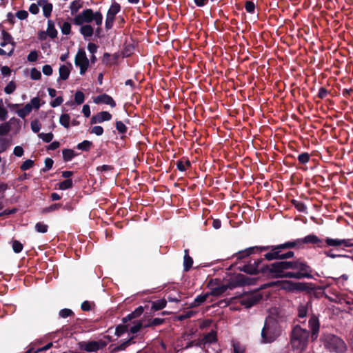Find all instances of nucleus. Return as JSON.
Wrapping results in <instances>:
<instances>
[{
    "label": "nucleus",
    "mask_w": 353,
    "mask_h": 353,
    "mask_svg": "<svg viewBox=\"0 0 353 353\" xmlns=\"http://www.w3.org/2000/svg\"><path fill=\"white\" fill-rule=\"evenodd\" d=\"M282 316L281 311L277 307H272L269 310V315L266 318L264 327L261 331V342L270 343L274 341L281 333V327L279 322Z\"/></svg>",
    "instance_id": "nucleus-1"
},
{
    "label": "nucleus",
    "mask_w": 353,
    "mask_h": 353,
    "mask_svg": "<svg viewBox=\"0 0 353 353\" xmlns=\"http://www.w3.org/2000/svg\"><path fill=\"white\" fill-rule=\"evenodd\" d=\"M103 15L101 12H94L90 8L83 10L77 14L73 19V23L77 26H81L80 33L85 37H90L94 34V28L89 23L94 22L98 27L101 26L103 22Z\"/></svg>",
    "instance_id": "nucleus-2"
},
{
    "label": "nucleus",
    "mask_w": 353,
    "mask_h": 353,
    "mask_svg": "<svg viewBox=\"0 0 353 353\" xmlns=\"http://www.w3.org/2000/svg\"><path fill=\"white\" fill-rule=\"evenodd\" d=\"M309 332L305 329L296 325L292 331L291 344L294 353H302L306 348Z\"/></svg>",
    "instance_id": "nucleus-3"
},
{
    "label": "nucleus",
    "mask_w": 353,
    "mask_h": 353,
    "mask_svg": "<svg viewBox=\"0 0 353 353\" xmlns=\"http://www.w3.org/2000/svg\"><path fill=\"white\" fill-rule=\"evenodd\" d=\"M254 250H257L259 252L264 250H270L269 252L266 253L264 256L265 259L268 261L281 259V252L283 251L281 245H271V246H261V247H252L241 251L238 253V259H242L250 256L252 254Z\"/></svg>",
    "instance_id": "nucleus-4"
},
{
    "label": "nucleus",
    "mask_w": 353,
    "mask_h": 353,
    "mask_svg": "<svg viewBox=\"0 0 353 353\" xmlns=\"http://www.w3.org/2000/svg\"><path fill=\"white\" fill-rule=\"evenodd\" d=\"M286 261L273 263L270 265L265 264V275L272 278H288L295 275L290 274L288 271Z\"/></svg>",
    "instance_id": "nucleus-5"
},
{
    "label": "nucleus",
    "mask_w": 353,
    "mask_h": 353,
    "mask_svg": "<svg viewBox=\"0 0 353 353\" xmlns=\"http://www.w3.org/2000/svg\"><path fill=\"white\" fill-rule=\"evenodd\" d=\"M286 263L288 271L290 272V274L295 275L294 276H288V278L301 279L310 276V268L306 263L299 261H286Z\"/></svg>",
    "instance_id": "nucleus-6"
},
{
    "label": "nucleus",
    "mask_w": 353,
    "mask_h": 353,
    "mask_svg": "<svg viewBox=\"0 0 353 353\" xmlns=\"http://www.w3.org/2000/svg\"><path fill=\"white\" fill-rule=\"evenodd\" d=\"M322 341L325 347L330 352L341 353L346 350L345 342L341 338L335 335H324Z\"/></svg>",
    "instance_id": "nucleus-7"
},
{
    "label": "nucleus",
    "mask_w": 353,
    "mask_h": 353,
    "mask_svg": "<svg viewBox=\"0 0 353 353\" xmlns=\"http://www.w3.org/2000/svg\"><path fill=\"white\" fill-rule=\"evenodd\" d=\"M262 299V294L259 290L243 293L236 300L246 308L251 307L256 304Z\"/></svg>",
    "instance_id": "nucleus-8"
},
{
    "label": "nucleus",
    "mask_w": 353,
    "mask_h": 353,
    "mask_svg": "<svg viewBox=\"0 0 353 353\" xmlns=\"http://www.w3.org/2000/svg\"><path fill=\"white\" fill-rule=\"evenodd\" d=\"M121 11V6L116 1H113L109 8L105 21V28L110 30L113 27L116 15Z\"/></svg>",
    "instance_id": "nucleus-9"
},
{
    "label": "nucleus",
    "mask_w": 353,
    "mask_h": 353,
    "mask_svg": "<svg viewBox=\"0 0 353 353\" xmlns=\"http://www.w3.org/2000/svg\"><path fill=\"white\" fill-rule=\"evenodd\" d=\"M75 65L80 68V74H84L89 67V60L83 49H79L75 56Z\"/></svg>",
    "instance_id": "nucleus-10"
},
{
    "label": "nucleus",
    "mask_w": 353,
    "mask_h": 353,
    "mask_svg": "<svg viewBox=\"0 0 353 353\" xmlns=\"http://www.w3.org/2000/svg\"><path fill=\"white\" fill-rule=\"evenodd\" d=\"M242 270L250 274H263L265 275V264L262 259L257 260L253 263L245 265Z\"/></svg>",
    "instance_id": "nucleus-11"
},
{
    "label": "nucleus",
    "mask_w": 353,
    "mask_h": 353,
    "mask_svg": "<svg viewBox=\"0 0 353 353\" xmlns=\"http://www.w3.org/2000/svg\"><path fill=\"white\" fill-rule=\"evenodd\" d=\"M325 241L326 245L330 247H353V242L352 241V239H339L327 237L325 239Z\"/></svg>",
    "instance_id": "nucleus-12"
},
{
    "label": "nucleus",
    "mask_w": 353,
    "mask_h": 353,
    "mask_svg": "<svg viewBox=\"0 0 353 353\" xmlns=\"http://www.w3.org/2000/svg\"><path fill=\"white\" fill-rule=\"evenodd\" d=\"M1 39L2 41L0 43V46L1 47H6V46H9L8 55L10 56L13 53L14 50V45L12 42V37L5 30H3L1 32Z\"/></svg>",
    "instance_id": "nucleus-13"
},
{
    "label": "nucleus",
    "mask_w": 353,
    "mask_h": 353,
    "mask_svg": "<svg viewBox=\"0 0 353 353\" xmlns=\"http://www.w3.org/2000/svg\"><path fill=\"white\" fill-rule=\"evenodd\" d=\"M106 343L102 341H90L82 345V348L87 352H96L105 346Z\"/></svg>",
    "instance_id": "nucleus-14"
},
{
    "label": "nucleus",
    "mask_w": 353,
    "mask_h": 353,
    "mask_svg": "<svg viewBox=\"0 0 353 353\" xmlns=\"http://www.w3.org/2000/svg\"><path fill=\"white\" fill-rule=\"evenodd\" d=\"M112 119V115L107 111H102L94 115L91 119V124L100 123L104 121H110Z\"/></svg>",
    "instance_id": "nucleus-15"
},
{
    "label": "nucleus",
    "mask_w": 353,
    "mask_h": 353,
    "mask_svg": "<svg viewBox=\"0 0 353 353\" xmlns=\"http://www.w3.org/2000/svg\"><path fill=\"white\" fill-rule=\"evenodd\" d=\"M94 102L97 104L99 103H104L107 105H110L112 108H114L116 106V103L114 101V99L108 94H101L99 96H97L94 99Z\"/></svg>",
    "instance_id": "nucleus-16"
},
{
    "label": "nucleus",
    "mask_w": 353,
    "mask_h": 353,
    "mask_svg": "<svg viewBox=\"0 0 353 353\" xmlns=\"http://www.w3.org/2000/svg\"><path fill=\"white\" fill-rule=\"evenodd\" d=\"M304 244H315L318 247H323V241L315 234H309L303 238Z\"/></svg>",
    "instance_id": "nucleus-17"
},
{
    "label": "nucleus",
    "mask_w": 353,
    "mask_h": 353,
    "mask_svg": "<svg viewBox=\"0 0 353 353\" xmlns=\"http://www.w3.org/2000/svg\"><path fill=\"white\" fill-rule=\"evenodd\" d=\"M72 65L70 64L69 66L65 65H62L59 67V79L60 80H66L68 79L69 75L70 74V68Z\"/></svg>",
    "instance_id": "nucleus-18"
},
{
    "label": "nucleus",
    "mask_w": 353,
    "mask_h": 353,
    "mask_svg": "<svg viewBox=\"0 0 353 353\" xmlns=\"http://www.w3.org/2000/svg\"><path fill=\"white\" fill-rule=\"evenodd\" d=\"M46 34H48L52 39H54L57 36V31L54 27V23L51 20H49L48 21V28L46 30Z\"/></svg>",
    "instance_id": "nucleus-19"
},
{
    "label": "nucleus",
    "mask_w": 353,
    "mask_h": 353,
    "mask_svg": "<svg viewBox=\"0 0 353 353\" xmlns=\"http://www.w3.org/2000/svg\"><path fill=\"white\" fill-rule=\"evenodd\" d=\"M193 260L188 254V250H185V255L183 258V268L185 271H188L192 268Z\"/></svg>",
    "instance_id": "nucleus-20"
},
{
    "label": "nucleus",
    "mask_w": 353,
    "mask_h": 353,
    "mask_svg": "<svg viewBox=\"0 0 353 353\" xmlns=\"http://www.w3.org/2000/svg\"><path fill=\"white\" fill-rule=\"evenodd\" d=\"M232 345L233 347V353H244L245 351V346L241 344V342L232 340Z\"/></svg>",
    "instance_id": "nucleus-21"
},
{
    "label": "nucleus",
    "mask_w": 353,
    "mask_h": 353,
    "mask_svg": "<svg viewBox=\"0 0 353 353\" xmlns=\"http://www.w3.org/2000/svg\"><path fill=\"white\" fill-rule=\"evenodd\" d=\"M83 6L82 3L79 0H74L71 2L70 5V9L72 15L76 14L79 9H81Z\"/></svg>",
    "instance_id": "nucleus-22"
},
{
    "label": "nucleus",
    "mask_w": 353,
    "mask_h": 353,
    "mask_svg": "<svg viewBox=\"0 0 353 353\" xmlns=\"http://www.w3.org/2000/svg\"><path fill=\"white\" fill-rule=\"evenodd\" d=\"M32 110L30 105L27 103L23 108L18 109L17 110V114L19 117L24 119L32 112Z\"/></svg>",
    "instance_id": "nucleus-23"
},
{
    "label": "nucleus",
    "mask_w": 353,
    "mask_h": 353,
    "mask_svg": "<svg viewBox=\"0 0 353 353\" xmlns=\"http://www.w3.org/2000/svg\"><path fill=\"white\" fill-rule=\"evenodd\" d=\"M309 325L313 332V334H315L319 331V319L317 317L314 316H312L309 321Z\"/></svg>",
    "instance_id": "nucleus-24"
},
{
    "label": "nucleus",
    "mask_w": 353,
    "mask_h": 353,
    "mask_svg": "<svg viewBox=\"0 0 353 353\" xmlns=\"http://www.w3.org/2000/svg\"><path fill=\"white\" fill-rule=\"evenodd\" d=\"M283 288L288 290L290 291H294V290H302L301 288V283H292V282H285L284 283Z\"/></svg>",
    "instance_id": "nucleus-25"
},
{
    "label": "nucleus",
    "mask_w": 353,
    "mask_h": 353,
    "mask_svg": "<svg viewBox=\"0 0 353 353\" xmlns=\"http://www.w3.org/2000/svg\"><path fill=\"white\" fill-rule=\"evenodd\" d=\"M166 305L165 299H160L152 302V309L154 310H159L164 308Z\"/></svg>",
    "instance_id": "nucleus-26"
},
{
    "label": "nucleus",
    "mask_w": 353,
    "mask_h": 353,
    "mask_svg": "<svg viewBox=\"0 0 353 353\" xmlns=\"http://www.w3.org/2000/svg\"><path fill=\"white\" fill-rule=\"evenodd\" d=\"M63 158L65 161H70L74 156L75 153L74 150L70 149H64L62 151Z\"/></svg>",
    "instance_id": "nucleus-27"
},
{
    "label": "nucleus",
    "mask_w": 353,
    "mask_h": 353,
    "mask_svg": "<svg viewBox=\"0 0 353 353\" xmlns=\"http://www.w3.org/2000/svg\"><path fill=\"white\" fill-rule=\"evenodd\" d=\"M70 117L69 114H63L61 115V117L59 118V122H60L61 125H62L63 126H64L66 128H68L69 125H70Z\"/></svg>",
    "instance_id": "nucleus-28"
},
{
    "label": "nucleus",
    "mask_w": 353,
    "mask_h": 353,
    "mask_svg": "<svg viewBox=\"0 0 353 353\" xmlns=\"http://www.w3.org/2000/svg\"><path fill=\"white\" fill-rule=\"evenodd\" d=\"M10 145V141L6 138H0V153L6 151Z\"/></svg>",
    "instance_id": "nucleus-29"
},
{
    "label": "nucleus",
    "mask_w": 353,
    "mask_h": 353,
    "mask_svg": "<svg viewBox=\"0 0 353 353\" xmlns=\"http://www.w3.org/2000/svg\"><path fill=\"white\" fill-rule=\"evenodd\" d=\"M38 137L39 139H42L45 143H50L54 138V135L52 133H39Z\"/></svg>",
    "instance_id": "nucleus-30"
},
{
    "label": "nucleus",
    "mask_w": 353,
    "mask_h": 353,
    "mask_svg": "<svg viewBox=\"0 0 353 353\" xmlns=\"http://www.w3.org/2000/svg\"><path fill=\"white\" fill-rule=\"evenodd\" d=\"M13 251L15 253H19L22 251L23 246V244L17 240H13L11 242Z\"/></svg>",
    "instance_id": "nucleus-31"
},
{
    "label": "nucleus",
    "mask_w": 353,
    "mask_h": 353,
    "mask_svg": "<svg viewBox=\"0 0 353 353\" xmlns=\"http://www.w3.org/2000/svg\"><path fill=\"white\" fill-rule=\"evenodd\" d=\"M216 339V334L215 332H210L208 334L205 335L203 341L204 343H212L215 341Z\"/></svg>",
    "instance_id": "nucleus-32"
},
{
    "label": "nucleus",
    "mask_w": 353,
    "mask_h": 353,
    "mask_svg": "<svg viewBox=\"0 0 353 353\" xmlns=\"http://www.w3.org/2000/svg\"><path fill=\"white\" fill-rule=\"evenodd\" d=\"M92 145L91 141L85 140L77 145V148L81 150L87 151L91 148Z\"/></svg>",
    "instance_id": "nucleus-33"
},
{
    "label": "nucleus",
    "mask_w": 353,
    "mask_h": 353,
    "mask_svg": "<svg viewBox=\"0 0 353 353\" xmlns=\"http://www.w3.org/2000/svg\"><path fill=\"white\" fill-rule=\"evenodd\" d=\"M85 96L81 91H77L74 94V101L77 105H81L84 102Z\"/></svg>",
    "instance_id": "nucleus-34"
},
{
    "label": "nucleus",
    "mask_w": 353,
    "mask_h": 353,
    "mask_svg": "<svg viewBox=\"0 0 353 353\" xmlns=\"http://www.w3.org/2000/svg\"><path fill=\"white\" fill-rule=\"evenodd\" d=\"M72 186V181L71 179H66L59 184V188L60 190H67Z\"/></svg>",
    "instance_id": "nucleus-35"
},
{
    "label": "nucleus",
    "mask_w": 353,
    "mask_h": 353,
    "mask_svg": "<svg viewBox=\"0 0 353 353\" xmlns=\"http://www.w3.org/2000/svg\"><path fill=\"white\" fill-rule=\"evenodd\" d=\"M190 166V162L188 160L180 161L177 163V168L180 171H185Z\"/></svg>",
    "instance_id": "nucleus-36"
},
{
    "label": "nucleus",
    "mask_w": 353,
    "mask_h": 353,
    "mask_svg": "<svg viewBox=\"0 0 353 353\" xmlns=\"http://www.w3.org/2000/svg\"><path fill=\"white\" fill-rule=\"evenodd\" d=\"M48 229V226L46 224H44L43 223L39 222L36 223L35 225V230L37 232L40 233H46L47 232Z\"/></svg>",
    "instance_id": "nucleus-37"
},
{
    "label": "nucleus",
    "mask_w": 353,
    "mask_h": 353,
    "mask_svg": "<svg viewBox=\"0 0 353 353\" xmlns=\"http://www.w3.org/2000/svg\"><path fill=\"white\" fill-rule=\"evenodd\" d=\"M40 102L41 100L39 97H34L30 100V102L28 103V104L30 105L32 110L33 108L38 110L41 105Z\"/></svg>",
    "instance_id": "nucleus-38"
},
{
    "label": "nucleus",
    "mask_w": 353,
    "mask_h": 353,
    "mask_svg": "<svg viewBox=\"0 0 353 353\" xmlns=\"http://www.w3.org/2000/svg\"><path fill=\"white\" fill-rule=\"evenodd\" d=\"M61 32L63 34H69L71 31V24L69 22H63L60 26Z\"/></svg>",
    "instance_id": "nucleus-39"
},
{
    "label": "nucleus",
    "mask_w": 353,
    "mask_h": 353,
    "mask_svg": "<svg viewBox=\"0 0 353 353\" xmlns=\"http://www.w3.org/2000/svg\"><path fill=\"white\" fill-rule=\"evenodd\" d=\"M30 77L33 80H39L41 77V73L39 70L33 68L30 70Z\"/></svg>",
    "instance_id": "nucleus-40"
},
{
    "label": "nucleus",
    "mask_w": 353,
    "mask_h": 353,
    "mask_svg": "<svg viewBox=\"0 0 353 353\" xmlns=\"http://www.w3.org/2000/svg\"><path fill=\"white\" fill-rule=\"evenodd\" d=\"M52 10V5L51 3H46L43 6V15L46 17H48L50 16Z\"/></svg>",
    "instance_id": "nucleus-41"
},
{
    "label": "nucleus",
    "mask_w": 353,
    "mask_h": 353,
    "mask_svg": "<svg viewBox=\"0 0 353 353\" xmlns=\"http://www.w3.org/2000/svg\"><path fill=\"white\" fill-rule=\"evenodd\" d=\"M30 127H31V130L34 132L38 133L41 129V124L37 119H35V120H33L32 121H31Z\"/></svg>",
    "instance_id": "nucleus-42"
},
{
    "label": "nucleus",
    "mask_w": 353,
    "mask_h": 353,
    "mask_svg": "<svg viewBox=\"0 0 353 353\" xmlns=\"http://www.w3.org/2000/svg\"><path fill=\"white\" fill-rule=\"evenodd\" d=\"M10 130V126L9 123H5L0 125V135H5L8 134Z\"/></svg>",
    "instance_id": "nucleus-43"
},
{
    "label": "nucleus",
    "mask_w": 353,
    "mask_h": 353,
    "mask_svg": "<svg viewBox=\"0 0 353 353\" xmlns=\"http://www.w3.org/2000/svg\"><path fill=\"white\" fill-rule=\"evenodd\" d=\"M15 89H16L15 83L13 81H10L5 87L4 91L6 94H11L15 90Z\"/></svg>",
    "instance_id": "nucleus-44"
},
{
    "label": "nucleus",
    "mask_w": 353,
    "mask_h": 353,
    "mask_svg": "<svg viewBox=\"0 0 353 353\" xmlns=\"http://www.w3.org/2000/svg\"><path fill=\"white\" fill-rule=\"evenodd\" d=\"M128 327L125 325H119L115 330V334L117 336H121L123 333L128 332Z\"/></svg>",
    "instance_id": "nucleus-45"
},
{
    "label": "nucleus",
    "mask_w": 353,
    "mask_h": 353,
    "mask_svg": "<svg viewBox=\"0 0 353 353\" xmlns=\"http://www.w3.org/2000/svg\"><path fill=\"white\" fill-rule=\"evenodd\" d=\"M33 165H34V161L30 159H28L22 163V165H21V170H27L30 169V168H32L33 166Z\"/></svg>",
    "instance_id": "nucleus-46"
},
{
    "label": "nucleus",
    "mask_w": 353,
    "mask_h": 353,
    "mask_svg": "<svg viewBox=\"0 0 353 353\" xmlns=\"http://www.w3.org/2000/svg\"><path fill=\"white\" fill-rule=\"evenodd\" d=\"M227 290L226 285H221L220 287L213 289L212 294L214 296H219Z\"/></svg>",
    "instance_id": "nucleus-47"
},
{
    "label": "nucleus",
    "mask_w": 353,
    "mask_h": 353,
    "mask_svg": "<svg viewBox=\"0 0 353 353\" xmlns=\"http://www.w3.org/2000/svg\"><path fill=\"white\" fill-rule=\"evenodd\" d=\"M298 159L300 163L305 164L309 161L310 156L306 152L301 153L299 155Z\"/></svg>",
    "instance_id": "nucleus-48"
},
{
    "label": "nucleus",
    "mask_w": 353,
    "mask_h": 353,
    "mask_svg": "<svg viewBox=\"0 0 353 353\" xmlns=\"http://www.w3.org/2000/svg\"><path fill=\"white\" fill-rule=\"evenodd\" d=\"M208 294H204V295H200V296H198L195 299H194V306H197V305H199L200 304H201L202 303H203L204 301H205V300L207 299V297H208Z\"/></svg>",
    "instance_id": "nucleus-49"
},
{
    "label": "nucleus",
    "mask_w": 353,
    "mask_h": 353,
    "mask_svg": "<svg viewBox=\"0 0 353 353\" xmlns=\"http://www.w3.org/2000/svg\"><path fill=\"white\" fill-rule=\"evenodd\" d=\"M90 133L94 134L97 136H101L103 133V129L101 126L96 125L91 129Z\"/></svg>",
    "instance_id": "nucleus-50"
},
{
    "label": "nucleus",
    "mask_w": 353,
    "mask_h": 353,
    "mask_svg": "<svg viewBox=\"0 0 353 353\" xmlns=\"http://www.w3.org/2000/svg\"><path fill=\"white\" fill-rule=\"evenodd\" d=\"M116 128L120 133H125L127 130V128L122 121L116 122Z\"/></svg>",
    "instance_id": "nucleus-51"
},
{
    "label": "nucleus",
    "mask_w": 353,
    "mask_h": 353,
    "mask_svg": "<svg viewBox=\"0 0 353 353\" xmlns=\"http://www.w3.org/2000/svg\"><path fill=\"white\" fill-rule=\"evenodd\" d=\"M72 314H73L72 311L71 310L67 309V308L62 309L59 312V316L62 318L68 317L70 315H72Z\"/></svg>",
    "instance_id": "nucleus-52"
},
{
    "label": "nucleus",
    "mask_w": 353,
    "mask_h": 353,
    "mask_svg": "<svg viewBox=\"0 0 353 353\" xmlns=\"http://www.w3.org/2000/svg\"><path fill=\"white\" fill-rule=\"evenodd\" d=\"M141 327L142 323L139 321L130 328V332L132 334H135L141 330Z\"/></svg>",
    "instance_id": "nucleus-53"
},
{
    "label": "nucleus",
    "mask_w": 353,
    "mask_h": 353,
    "mask_svg": "<svg viewBox=\"0 0 353 353\" xmlns=\"http://www.w3.org/2000/svg\"><path fill=\"white\" fill-rule=\"evenodd\" d=\"M245 8L248 12L252 13L254 11L255 6L252 1H246Z\"/></svg>",
    "instance_id": "nucleus-54"
},
{
    "label": "nucleus",
    "mask_w": 353,
    "mask_h": 353,
    "mask_svg": "<svg viewBox=\"0 0 353 353\" xmlns=\"http://www.w3.org/2000/svg\"><path fill=\"white\" fill-rule=\"evenodd\" d=\"M8 117V112L6 108L0 104V120L5 121Z\"/></svg>",
    "instance_id": "nucleus-55"
},
{
    "label": "nucleus",
    "mask_w": 353,
    "mask_h": 353,
    "mask_svg": "<svg viewBox=\"0 0 353 353\" xmlns=\"http://www.w3.org/2000/svg\"><path fill=\"white\" fill-rule=\"evenodd\" d=\"M38 59V53L37 51H31L28 55V60L30 62L36 61Z\"/></svg>",
    "instance_id": "nucleus-56"
},
{
    "label": "nucleus",
    "mask_w": 353,
    "mask_h": 353,
    "mask_svg": "<svg viewBox=\"0 0 353 353\" xmlns=\"http://www.w3.org/2000/svg\"><path fill=\"white\" fill-rule=\"evenodd\" d=\"M42 72L45 75L50 76L52 74V68L50 65H44L42 68Z\"/></svg>",
    "instance_id": "nucleus-57"
},
{
    "label": "nucleus",
    "mask_w": 353,
    "mask_h": 353,
    "mask_svg": "<svg viewBox=\"0 0 353 353\" xmlns=\"http://www.w3.org/2000/svg\"><path fill=\"white\" fill-rule=\"evenodd\" d=\"M28 16V13L26 10H19L16 13V17L21 20L26 19Z\"/></svg>",
    "instance_id": "nucleus-58"
},
{
    "label": "nucleus",
    "mask_w": 353,
    "mask_h": 353,
    "mask_svg": "<svg viewBox=\"0 0 353 353\" xmlns=\"http://www.w3.org/2000/svg\"><path fill=\"white\" fill-rule=\"evenodd\" d=\"M324 254L326 255V256L330 257L332 259H334L336 257H340V256L349 257L348 256H346V255L336 254L333 252L332 250L325 251Z\"/></svg>",
    "instance_id": "nucleus-59"
},
{
    "label": "nucleus",
    "mask_w": 353,
    "mask_h": 353,
    "mask_svg": "<svg viewBox=\"0 0 353 353\" xmlns=\"http://www.w3.org/2000/svg\"><path fill=\"white\" fill-rule=\"evenodd\" d=\"M29 11L32 14H37L39 12V6L37 4L32 3V4L30 5V6L29 8Z\"/></svg>",
    "instance_id": "nucleus-60"
},
{
    "label": "nucleus",
    "mask_w": 353,
    "mask_h": 353,
    "mask_svg": "<svg viewBox=\"0 0 353 353\" xmlns=\"http://www.w3.org/2000/svg\"><path fill=\"white\" fill-rule=\"evenodd\" d=\"M13 153L17 157H21L23 154V150L21 146H16Z\"/></svg>",
    "instance_id": "nucleus-61"
},
{
    "label": "nucleus",
    "mask_w": 353,
    "mask_h": 353,
    "mask_svg": "<svg viewBox=\"0 0 353 353\" xmlns=\"http://www.w3.org/2000/svg\"><path fill=\"white\" fill-rule=\"evenodd\" d=\"M63 98L61 97H58L53 101H52L51 105L52 107H57L63 103Z\"/></svg>",
    "instance_id": "nucleus-62"
},
{
    "label": "nucleus",
    "mask_w": 353,
    "mask_h": 353,
    "mask_svg": "<svg viewBox=\"0 0 353 353\" xmlns=\"http://www.w3.org/2000/svg\"><path fill=\"white\" fill-rule=\"evenodd\" d=\"M88 50L92 54H94L97 50V46L94 43H89L88 44Z\"/></svg>",
    "instance_id": "nucleus-63"
},
{
    "label": "nucleus",
    "mask_w": 353,
    "mask_h": 353,
    "mask_svg": "<svg viewBox=\"0 0 353 353\" xmlns=\"http://www.w3.org/2000/svg\"><path fill=\"white\" fill-rule=\"evenodd\" d=\"M82 112L85 117H89L91 113L90 106L87 104L84 105L82 108Z\"/></svg>",
    "instance_id": "nucleus-64"
}]
</instances>
